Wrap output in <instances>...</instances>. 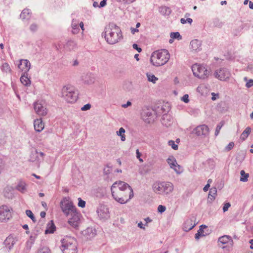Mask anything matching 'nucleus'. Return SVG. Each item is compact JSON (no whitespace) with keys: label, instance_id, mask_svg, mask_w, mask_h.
Wrapping results in <instances>:
<instances>
[{"label":"nucleus","instance_id":"nucleus-62","mask_svg":"<svg viewBox=\"0 0 253 253\" xmlns=\"http://www.w3.org/2000/svg\"><path fill=\"white\" fill-rule=\"evenodd\" d=\"M144 220L145 221V223L144 225L146 226H148V224L149 223H150L152 221V220L149 217L144 218Z\"/></svg>","mask_w":253,"mask_h":253},{"label":"nucleus","instance_id":"nucleus-56","mask_svg":"<svg viewBox=\"0 0 253 253\" xmlns=\"http://www.w3.org/2000/svg\"><path fill=\"white\" fill-rule=\"evenodd\" d=\"M90 108H91V105L90 104L88 103V104L84 105L83 107H82L81 108V110L82 111H86V110L90 109Z\"/></svg>","mask_w":253,"mask_h":253},{"label":"nucleus","instance_id":"nucleus-21","mask_svg":"<svg viewBox=\"0 0 253 253\" xmlns=\"http://www.w3.org/2000/svg\"><path fill=\"white\" fill-rule=\"evenodd\" d=\"M201 42L195 39L191 41L190 43V49L195 52H198L201 50Z\"/></svg>","mask_w":253,"mask_h":253},{"label":"nucleus","instance_id":"nucleus-23","mask_svg":"<svg viewBox=\"0 0 253 253\" xmlns=\"http://www.w3.org/2000/svg\"><path fill=\"white\" fill-rule=\"evenodd\" d=\"M82 80L86 84H92L95 81L94 76L91 73H87L82 76Z\"/></svg>","mask_w":253,"mask_h":253},{"label":"nucleus","instance_id":"nucleus-8","mask_svg":"<svg viewBox=\"0 0 253 253\" xmlns=\"http://www.w3.org/2000/svg\"><path fill=\"white\" fill-rule=\"evenodd\" d=\"M213 76L220 81H226L230 79L231 74L227 68L220 67L214 71Z\"/></svg>","mask_w":253,"mask_h":253},{"label":"nucleus","instance_id":"nucleus-60","mask_svg":"<svg viewBox=\"0 0 253 253\" xmlns=\"http://www.w3.org/2000/svg\"><path fill=\"white\" fill-rule=\"evenodd\" d=\"M30 30L33 32L36 31L38 29V26L36 24H32L30 26Z\"/></svg>","mask_w":253,"mask_h":253},{"label":"nucleus","instance_id":"nucleus-50","mask_svg":"<svg viewBox=\"0 0 253 253\" xmlns=\"http://www.w3.org/2000/svg\"><path fill=\"white\" fill-rule=\"evenodd\" d=\"M168 144L169 146H170L172 148L175 150H176L178 149V145L176 144H175V142L173 140H169L168 142Z\"/></svg>","mask_w":253,"mask_h":253},{"label":"nucleus","instance_id":"nucleus-1","mask_svg":"<svg viewBox=\"0 0 253 253\" xmlns=\"http://www.w3.org/2000/svg\"><path fill=\"white\" fill-rule=\"evenodd\" d=\"M103 34L106 42L110 44L117 43L123 38L120 28L113 23H110L105 26Z\"/></svg>","mask_w":253,"mask_h":253},{"label":"nucleus","instance_id":"nucleus-24","mask_svg":"<svg viewBox=\"0 0 253 253\" xmlns=\"http://www.w3.org/2000/svg\"><path fill=\"white\" fill-rule=\"evenodd\" d=\"M195 224L193 223V220L191 218L187 219L183 224V228L185 231H189L195 226Z\"/></svg>","mask_w":253,"mask_h":253},{"label":"nucleus","instance_id":"nucleus-16","mask_svg":"<svg viewBox=\"0 0 253 253\" xmlns=\"http://www.w3.org/2000/svg\"><path fill=\"white\" fill-rule=\"evenodd\" d=\"M193 132L197 136L206 137L209 135V128L206 125H202L197 126Z\"/></svg>","mask_w":253,"mask_h":253},{"label":"nucleus","instance_id":"nucleus-22","mask_svg":"<svg viewBox=\"0 0 253 253\" xmlns=\"http://www.w3.org/2000/svg\"><path fill=\"white\" fill-rule=\"evenodd\" d=\"M161 122L163 125L168 127L172 124L173 119L169 114H163L161 119Z\"/></svg>","mask_w":253,"mask_h":253},{"label":"nucleus","instance_id":"nucleus-31","mask_svg":"<svg viewBox=\"0 0 253 253\" xmlns=\"http://www.w3.org/2000/svg\"><path fill=\"white\" fill-rule=\"evenodd\" d=\"M79 21L76 19H73L72 22V33L74 34H78L80 31L79 27Z\"/></svg>","mask_w":253,"mask_h":253},{"label":"nucleus","instance_id":"nucleus-55","mask_svg":"<svg viewBox=\"0 0 253 253\" xmlns=\"http://www.w3.org/2000/svg\"><path fill=\"white\" fill-rule=\"evenodd\" d=\"M222 125H220V124L216 126V128H215V136L218 135V134H219L220 130L221 129V128L222 127Z\"/></svg>","mask_w":253,"mask_h":253},{"label":"nucleus","instance_id":"nucleus-47","mask_svg":"<svg viewBox=\"0 0 253 253\" xmlns=\"http://www.w3.org/2000/svg\"><path fill=\"white\" fill-rule=\"evenodd\" d=\"M37 253H50V250L47 247H43L39 249Z\"/></svg>","mask_w":253,"mask_h":253},{"label":"nucleus","instance_id":"nucleus-46","mask_svg":"<svg viewBox=\"0 0 253 253\" xmlns=\"http://www.w3.org/2000/svg\"><path fill=\"white\" fill-rule=\"evenodd\" d=\"M170 37L171 39H176L178 40H181L182 39L181 36L180 35L179 33L178 32L171 33Z\"/></svg>","mask_w":253,"mask_h":253},{"label":"nucleus","instance_id":"nucleus-12","mask_svg":"<svg viewBox=\"0 0 253 253\" xmlns=\"http://www.w3.org/2000/svg\"><path fill=\"white\" fill-rule=\"evenodd\" d=\"M12 209L5 205L0 207V221L6 222L11 218Z\"/></svg>","mask_w":253,"mask_h":253},{"label":"nucleus","instance_id":"nucleus-63","mask_svg":"<svg viewBox=\"0 0 253 253\" xmlns=\"http://www.w3.org/2000/svg\"><path fill=\"white\" fill-rule=\"evenodd\" d=\"M211 99L213 101L215 100L219 97V95L218 93L216 94L214 92L211 93Z\"/></svg>","mask_w":253,"mask_h":253},{"label":"nucleus","instance_id":"nucleus-49","mask_svg":"<svg viewBox=\"0 0 253 253\" xmlns=\"http://www.w3.org/2000/svg\"><path fill=\"white\" fill-rule=\"evenodd\" d=\"M112 171V168L109 166H106L103 169L104 174L105 175L109 174Z\"/></svg>","mask_w":253,"mask_h":253},{"label":"nucleus","instance_id":"nucleus-37","mask_svg":"<svg viewBox=\"0 0 253 253\" xmlns=\"http://www.w3.org/2000/svg\"><path fill=\"white\" fill-rule=\"evenodd\" d=\"M126 130L123 127L120 128L119 130L116 132V134L121 137L122 141H125L126 140L125 135Z\"/></svg>","mask_w":253,"mask_h":253},{"label":"nucleus","instance_id":"nucleus-61","mask_svg":"<svg viewBox=\"0 0 253 253\" xmlns=\"http://www.w3.org/2000/svg\"><path fill=\"white\" fill-rule=\"evenodd\" d=\"M132 47L134 49H136L138 52H140L142 51L141 48L138 47V45L136 43L133 44Z\"/></svg>","mask_w":253,"mask_h":253},{"label":"nucleus","instance_id":"nucleus-41","mask_svg":"<svg viewBox=\"0 0 253 253\" xmlns=\"http://www.w3.org/2000/svg\"><path fill=\"white\" fill-rule=\"evenodd\" d=\"M217 190L215 187L211 188L210 190V192L208 195V199L213 200L215 199V195L216 194Z\"/></svg>","mask_w":253,"mask_h":253},{"label":"nucleus","instance_id":"nucleus-10","mask_svg":"<svg viewBox=\"0 0 253 253\" xmlns=\"http://www.w3.org/2000/svg\"><path fill=\"white\" fill-rule=\"evenodd\" d=\"M34 109L37 114L44 116L47 114L46 105L44 101L38 100L34 103Z\"/></svg>","mask_w":253,"mask_h":253},{"label":"nucleus","instance_id":"nucleus-43","mask_svg":"<svg viewBox=\"0 0 253 253\" xmlns=\"http://www.w3.org/2000/svg\"><path fill=\"white\" fill-rule=\"evenodd\" d=\"M2 71L5 73H10L11 72V69L9 64L7 63H3L1 68Z\"/></svg>","mask_w":253,"mask_h":253},{"label":"nucleus","instance_id":"nucleus-18","mask_svg":"<svg viewBox=\"0 0 253 253\" xmlns=\"http://www.w3.org/2000/svg\"><path fill=\"white\" fill-rule=\"evenodd\" d=\"M44 154L42 152H38L37 150L32 151L30 156V161L39 164L43 160Z\"/></svg>","mask_w":253,"mask_h":253},{"label":"nucleus","instance_id":"nucleus-44","mask_svg":"<svg viewBox=\"0 0 253 253\" xmlns=\"http://www.w3.org/2000/svg\"><path fill=\"white\" fill-rule=\"evenodd\" d=\"M26 214L27 216L31 219V220L34 222H36V218L35 217L33 212L31 210H27L25 211Z\"/></svg>","mask_w":253,"mask_h":253},{"label":"nucleus","instance_id":"nucleus-25","mask_svg":"<svg viewBox=\"0 0 253 253\" xmlns=\"http://www.w3.org/2000/svg\"><path fill=\"white\" fill-rule=\"evenodd\" d=\"M218 242L222 244H226L229 243L231 245L233 244V241L231 236L229 235H224L218 238Z\"/></svg>","mask_w":253,"mask_h":253},{"label":"nucleus","instance_id":"nucleus-29","mask_svg":"<svg viewBox=\"0 0 253 253\" xmlns=\"http://www.w3.org/2000/svg\"><path fill=\"white\" fill-rule=\"evenodd\" d=\"M56 230L55 225L52 220L47 224L46 229L45 231V234H51L53 233Z\"/></svg>","mask_w":253,"mask_h":253},{"label":"nucleus","instance_id":"nucleus-9","mask_svg":"<svg viewBox=\"0 0 253 253\" xmlns=\"http://www.w3.org/2000/svg\"><path fill=\"white\" fill-rule=\"evenodd\" d=\"M142 119L147 123L154 121L156 117V111L151 108H145L141 113Z\"/></svg>","mask_w":253,"mask_h":253},{"label":"nucleus","instance_id":"nucleus-26","mask_svg":"<svg viewBox=\"0 0 253 253\" xmlns=\"http://www.w3.org/2000/svg\"><path fill=\"white\" fill-rule=\"evenodd\" d=\"M34 128L37 132H41L43 130L44 124L42 119H37L34 121Z\"/></svg>","mask_w":253,"mask_h":253},{"label":"nucleus","instance_id":"nucleus-34","mask_svg":"<svg viewBox=\"0 0 253 253\" xmlns=\"http://www.w3.org/2000/svg\"><path fill=\"white\" fill-rule=\"evenodd\" d=\"M30 17V12L29 9H24L20 14V18L23 20H28Z\"/></svg>","mask_w":253,"mask_h":253},{"label":"nucleus","instance_id":"nucleus-35","mask_svg":"<svg viewBox=\"0 0 253 253\" xmlns=\"http://www.w3.org/2000/svg\"><path fill=\"white\" fill-rule=\"evenodd\" d=\"M16 189L22 193H25L26 190L25 183L23 181L19 182Z\"/></svg>","mask_w":253,"mask_h":253},{"label":"nucleus","instance_id":"nucleus-45","mask_svg":"<svg viewBox=\"0 0 253 253\" xmlns=\"http://www.w3.org/2000/svg\"><path fill=\"white\" fill-rule=\"evenodd\" d=\"M197 91L201 94H203L207 91V88L204 84H200L198 86Z\"/></svg>","mask_w":253,"mask_h":253},{"label":"nucleus","instance_id":"nucleus-6","mask_svg":"<svg viewBox=\"0 0 253 253\" xmlns=\"http://www.w3.org/2000/svg\"><path fill=\"white\" fill-rule=\"evenodd\" d=\"M60 207L62 212L66 216L77 211L76 207L69 197H65L60 202Z\"/></svg>","mask_w":253,"mask_h":253},{"label":"nucleus","instance_id":"nucleus-58","mask_svg":"<svg viewBox=\"0 0 253 253\" xmlns=\"http://www.w3.org/2000/svg\"><path fill=\"white\" fill-rule=\"evenodd\" d=\"M253 86V80L250 79L246 84V86L248 88H250Z\"/></svg>","mask_w":253,"mask_h":253},{"label":"nucleus","instance_id":"nucleus-59","mask_svg":"<svg viewBox=\"0 0 253 253\" xmlns=\"http://www.w3.org/2000/svg\"><path fill=\"white\" fill-rule=\"evenodd\" d=\"M231 205L229 203H227L224 205V206L223 207V211L224 212L226 211L228 208L230 207Z\"/></svg>","mask_w":253,"mask_h":253},{"label":"nucleus","instance_id":"nucleus-36","mask_svg":"<svg viewBox=\"0 0 253 253\" xmlns=\"http://www.w3.org/2000/svg\"><path fill=\"white\" fill-rule=\"evenodd\" d=\"M251 132V128L250 127H247L245 130L242 133L240 138L243 141H244L249 136Z\"/></svg>","mask_w":253,"mask_h":253},{"label":"nucleus","instance_id":"nucleus-32","mask_svg":"<svg viewBox=\"0 0 253 253\" xmlns=\"http://www.w3.org/2000/svg\"><path fill=\"white\" fill-rule=\"evenodd\" d=\"M244 29V26L242 23H239L236 27H235L233 33L234 36H239L242 32V30Z\"/></svg>","mask_w":253,"mask_h":253},{"label":"nucleus","instance_id":"nucleus-52","mask_svg":"<svg viewBox=\"0 0 253 253\" xmlns=\"http://www.w3.org/2000/svg\"><path fill=\"white\" fill-rule=\"evenodd\" d=\"M78 206L81 208H84L85 206V202L81 198H78Z\"/></svg>","mask_w":253,"mask_h":253},{"label":"nucleus","instance_id":"nucleus-51","mask_svg":"<svg viewBox=\"0 0 253 253\" xmlns=\"http://www.w3.org/2000/svg\"><path fill=\"white\" fill-rule=\"evenodd\" d=\"M207 226L205 225H202L200 227V229L198 230V232H199L201 234L202 236H205L206 234H204V229L207 228Z\"/></svg>","mask_w":253,"mask_h":253},{"label":"nucleus","instance_id":"nucleus-3","mask_svg":"<svg viewBox=\"0 0 253 253\" xmlns=\"http://www.w3.org/2000/svg\"><path fill=\"white\" fill-rule=\"evenodd\" d=\"M60 249L63 253H77L76 241L75 238L69 236L64 237L61 241Z\"/></svg>","mask_w":253,"mask_h":253},{"label":"nucleus","instance_id":"nucleus-38","mask_svg":"<svg viewBox=\"0 0 253 253\" xmlns=\"http://www.w3.org/2000/svg\"><path fill=\"white\" fill-rule=\"evenodd\" d=\"M84 232L85 235H88L89 238L94 237L96 234L95 230L92 228H87L84 231Z\"/></svg>","mask_w":253,"mask_h":253},{"label":"nucleus","instance_id":"nucleus-11","mask_svg":"<svg viewBox=\"0 0 253 253\" xmlns=\"http://www.w3.org/2000/svg\"><path fill=\"white\" fill-rule=\"evenodd\" d=\"M70 217L68 219V224L74 228H77L80 223V218L81 214L77 210L71 213L69 216Z\"/></svg>","mask_w":253,"mask_h":253},{"label":"nucleus","instance_id":"nucleus-5","mask_svg":"<svg viewBox=\"0 0 253 253\" xmlns=\"http://www.w3.org/2000/svg\"><path fill=\"white\" fill-rule=\"evenodd\" d=\"M62 97L68 103H74L78 99V93L71 85L64 86L61 90Z\"/></svg>","mask_w":253,"mask_h":253},{"label":"nucleus","instance_id":"nucleus-53","mask_svg":"<svg viewBox=\"0 0 253 253\" xmlns=\"http://www.w3.org/2000/svg\"><path fill=\"white\" fill-rule=\"evenodd\" d=\"M234 143L233 142H230L228 145L225 147V150L227 151L231 150L234 147Z\"/></svg>","mask_w":253,"mask_h":253},{"label":"nucleus","instance_id":"nucleus-27","mask_svg":"<svg viewBox=\"0 0 253 253\" xmlns=\"http://www.w3.org/2000/svg\"><path fill=\"white\" fill-rule=\"evenodd\" d=\"M77 43L72 41H68L65 46V49L67 51H75L77 49Z\"/></svg>","mask_w":253,"mask_h":253},{"label":"nucleus","instance_id":"nucleus-28","mask_svg":"<svg viewBox=\"0 0 253 253\" xmlns=\"http://www.w3.org/2000/svg\"><path fill=\"white\" fill-rule=\"evenodd\" d=\"M153 191L157 194H163L162 182H156L153 185Z\"/></svg>","mask_w":253,"mask_h":253},{"label":"nucleus","instance_id":"nucleus-48","mask_svg":"<svg viewBox=\"0 0 253 253\" xmlns=\"http://www.w3.org/2000/svg\"><path fill=\"white\" fill-rule=\"evenodd\" d=\"M37 238V235L36 234H32L31 235L29 240V243H30V245H33L34 243L35 240Z\"/></svg>","mask_w":253,"mask_h":253},{"label":"nucleus","instance_id":"nucleus-14","mask_svg":"<svg viewBox=\"0 0 253 253\" xmlns=\"http://www.w3.org/2000/svg\"><path fill=\"white\" fill-rule=\"evenodd\" d=\"M132 188L127 183L122 181H119L114 182L111 186V193H114L116 191H122L124 190Z\"/></svg>","mask_w":253,"mask_h":253},{"label":"nucleus","instance_id":"nucleus-57","mask_svg":"<svg viewBox=\"0 0 253 253\" xmlns=\"http://www.w3.org/2000/svg\"><path fill=\"white\" fill-rule=\"evenodd\" d=\"M189 96L188 94L184 95L181 98V100L183 101L185 103H188L189 101Z\"/></svg>","mask_w":253,"mask_h":253},{"label":"nucleus","instance_id":"nucleus-54","mask_svg":"<svg viewBox=\"0 0 253 253\" xmlns=\"http://www.w3.org/2000/svg\"><path fill=\"white\" fill-rule=\"evenodd\" d=\"M166 210L165 206L163 205H159L158 207V211L160 213L164 212Z\"/></svg>","mask_w":253,"mask_h":253},{"label":"nucleus","instance_id":"nucleus-15","mask_svg":"<svg viewBox=\"0 0 253 253\" xmlns=\"http://www.w3.org/2000/svg\"><path fill=\"white\" fill-rule=\"evenodd\" d=\"M96 212L100 220H106L110 217L109 209L106 206L100 205L97 208Z\"/></svg>","mask_w":253,"mask_h":253},{"label":"nucleus","instance_id":"nucleus-64","mask_svg":"<svg viewBox=\"0 0 253 253\" xmlns=\"http://www.w3.org/2000/svg\"><path fill=\"white\" fill-rule=\"evenodd\" d=\"M106 1H107V0H102L100 2L99 7L101 8V7H103L105 6L106 5Z\"/></svg>","mask_w":253,"mask_h":253},{"label":"nucleus","instance_id":"nucleus-42","mask_svg":"<svg viewBox=\"0 0 253 253\" xmlns=\"http://www.w3.org/2000/svg\"><path fill=\"white\" fill-rule=\"evenodd\" d=\"M146 76L147 77L148 81L154 84L156 83V81L158 80V79L156 77L155 75L151 73H147Z\"/></svg>","mask_w":253,"mask_h":253},{"label":"nucleus","instance_id":"nucleus-7","mask_svg":"<svg viewBox=\"0 0 253 253\" xmlns=\"http://www.w3.org/2000/svg\"><path fill=\"white\" fill-rule=\"evenodd\" d=\"M191 68L193 75L199 79H205L209 75L210 71L203 65L195 64Z\"/></svg>","mask_w":253,"mask_h":253},{"label":"nucleus","instance_id":"nucleus-40","mask_svg":"<svg viewBox=\"0 0 253 253\" xmlns=\"http://www.w3.org/2000/svg\"><path fill=\"white\" fill-rule=\"evenodd\" d=\"M159 11L163 15H169L170 12L169 8L166 6L160 7Z\"/></svg>","mask_w":253,"mask_h":253},{"label":"nucleus","instance_id":"nucleus-33","mask_svg":"<svg viewBox=\"0 0 253 253\" xmlns=\"http://www.w3.org/2000/svg\"><path fill=\"white\" fill-rule=\"evenodd\" d=\"M20 81L21 83L25 86H28L30 84L31 81L27 77V74H24L22 75L20 78Z\"/></svg>","mask_w":253,"mask_h":253},{"label":"nucleus","instance_id":"nucleus-4","mask_svg":"<svg viewBox=\"0 0 253 253\" xmlns=\"http://www.w3.org/2000/svg\"><path fill=\"white\" fill-rule=\"evenodd\" d=\"M112 195L117 202L124 204L128 202L133 197V191L132 188H130L122 191H116L114 193H112Z\"/></svg>","mask_w":253,"mask_h":253},{"label":"nucleus","instance_id":"nucleus-2","mask_svg":"<svg viewBox=\"0 0 253 253\" xmlns=\"http://www.w3.org/2000/svg\"><path fill=\"white\" fill-rule=\"evenodd\" d=\"M169 57L170 55L167 49L157 50L151 54L150 62L154 66L160 67L166 64Z\"/></svg>","mask_w":253,"mask_h":253},{"label":"nucleus","instance_id":"nucleus-19","mask_svg":"<svg viewBox=\"0 0 253 253\" xmlns=\"http://www.w3.org/2000/svg\"><path fill=\"white\" fill-rule=\"evenodd\" d=\"M18 69L24 72V74L27 73L31 68V63L27 59H20L18 64Z\"/></svg>","mask_w":253,"mask_h":253},{"label":"nucleus","instance_id":"nucleus-39","mask_svg":"<svg viewBox=\"0 0 253 253\" xmlns=\"http://www.w3.org/2000/svg\"><path fill=\"white\" fill-rule=\"evenodd\" d=\"M241 177L240 180L242 182H247L248 180L249 177V174L246 173L244 170H242L240 171Z\"/></svg>","mask_w":253,"mask_h":253},{"label":"nucleus","instance_id":"nucleus-17","mask_svg":"<svg viewBox=\"0 0 253 253\" xmlns=\"http://www.w3.org/2000/svg\"><path fill=\"white\" fill-rule=\"evenodd\" d=\"M17 241L18 237L17 236L10 235L4 240V244L8 250H11Z\"/></svg>","mask_w":253,"mask_h":253},{"label":"nucleus","instance_id":"nucleus-30","mask_svg":"<svg viewBox=\"0 0 253 253\" xmlns=\"http://www.w3.org/2000/svg\"><path fill=\"white\" fill-rule=\"evenodd\" d=\"M170 110V107L169 104L167 103L164 105H163L160 109L158 110L159 114H168Z\"/></svg>","mask_w":253,"mask_h":253},{"label":"nucleus","instance_id":"nucleus-13","mask_svg":"<svg viewBox=\"0 0 253 253\" xmlns=\"http://www.w3.org/2000/svg\"><path fill=\"white\" fill-rule=\"evenodd\" d=\"M167 162L169 165L170 169H173L177 174H181L183 171V168L178 165L175 158L173 156H170L167 159Z\"/></svg>","mask_w":253,"mask_h":253},{"label":"nucleus","instance_id":"nucleus-20","mask_svg":"<svg viewBox=\"0 0 253 253\" xmlns=\"http://www.w3.org/2000/svg\"><path fill=\"white\" fill-rule=\"evenodd\" d=\"M174 186L172 183L168 181L162 182L163 194H169L173 190Z\"/></svg>","mask_w":253,"mask_h":253}]
</instances>
